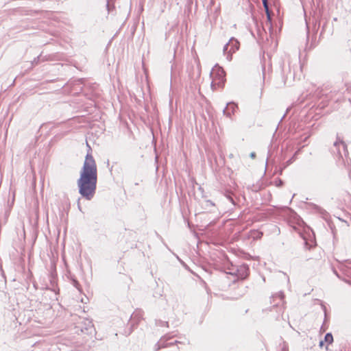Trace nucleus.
<instances>
[{"instance_id":"f257e3e1","label":"nucleus","mask_w":351,"mask_h":351,"mask_svg":"<svg viewBox=\"0 0 351 351\" xmlns=\"http://www.w3.org/2000/svg\"><path fill=\"white\" fill-rule=\"evenodd\" d=\"M88 147L89 151H91L90 147ZM97 183V166L91 152H89L85 157L77 180L80 194L86 199L90 200L95 194Z\"/></svg>"},{"instance_id":"f03ea898","label":"nucleus","mask_w":351,"mask_h":351,"mask_svg":"<svg viewBox=\"0 0 351 351\" xmlns=\"http://www.w3.org/2000/svg\"><path fill=\"white\" fill-rule=\"evenodd\" d=\"M210 76L212 77V86L215 88L221 87L226 81L225 71L221 67L215 66L213 69Z\"/></svg>"},{"instance_id":"7ed1b4c3","label":"nucleus","mask_w":351,"mask_h":351,"mask_svg":"<svg viewBox=\"0 0 351 351\" xmlns=\"http://www.w3.org/2000/svg\"><path fill=\"white\" fill-rule=\"evenodd\" d=\"M239 47L240 43L237 39L234 38L230 39L229 42L223 48V52L227 56V59L228 60H232V54L239 50Z\"/></svg>"},{"instance_id":"20e7f679","label":"nucleus","mask_w":351,"mask_h":351,"mask_svg":"<svg viewBox=\"0 0 351 351\" xmlns=\"http://www.w3.org/2000/svg\"><path fill=\"white\" fill-rule=\"evenodd\" d=\"M238 110V106L234 103H229L228 104L226 108V113L228 117H231L234 114V113Z\"/></svg>"},{"instance_id":"39448f33","label":"nucleus","mask_w":351,"mask_h":351,"mask_svg":"<svg viewBox=\"0 0 351 351\" xmlns=\"http://www.w3.org/2000/svg\"><path fill=\"white\" fill-rule=\"evenodd\" d=\"M332 341H333V337H332V334L327 333L325 335L324 341H321L319 343V346H320V347H322L324 346V343H326V350H328V346L331 344L332 343Z\"/></svg>"},{"instance_id":"423d86ee","label":"nucleus","mask_w":351,"mask_h":351,"mask_svg":"<svg viewBox=\"0 0 351 351\" xmlns=\"http://www.w3.org/2000/svg\"><path fill=\"white\" fill-rule=\"evenodd\" d=\"M263 6L265 8V11H267L269 10L268 5H267V0H263Z\"/></svg>"},{"instance_id":"0eeeda50","label":"nucleus","mask_w":351,"mask_h":351,"mask_svg":"<svg viewBox=\"0 0 351 351\" xmlns=\"http://www.w3.org/2000/svg\"><path fill=\"white\" fill-rule=\"evenodd\" d=\"M266 12V14H267V19L269 21H271V14H270V12L269 10H267V11H265Z\"/></svg>"},{"instance_id":"6e6552de","label":"nucleus","mask_w":351,"mask_h":351,"mask_svg":"<svg viewBox=\"0 0 351 351\" xmlns=\"http://www.w3.org/2000/svg\"><path fill=\"white\" fill-rule=\"evenodd\" d=\"M142 313L141 312H136L134 313L133 315H132V317H135V316H139V317H142Z\"/></svg>"}]
</instances>
